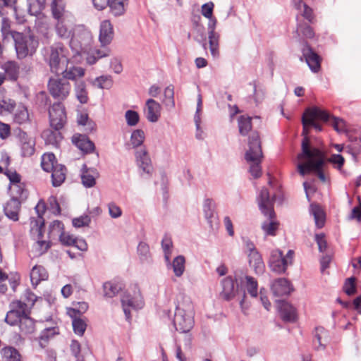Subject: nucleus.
<instances>
[{"instance_id":"obj_37","label":"nucleus","mask_w":361,"mask_h":361,"mask_svg":"<svg viewBox=\"0 0 361 361\" xmlns=\"http://www.w3.org/2000/svg\"><path fill=\"white\" fill-rule=\"evenodd\" d=\"M111 51L109 48L103 49H95L88 54L86 61L89 65H93L97 61L103 57H106L110 55Z\"/></svg>"},{"instance_id":"obj_15","label":"nucleus","mask_w":361,"mask_h":361,"mask_svg":"<svg viewBox=\"0 0 361 361\" xmlns=\"http://www.w3.org/2000/svg\"><path fill=\"white\" fill-rule=\"evenodd\" d=\"M302 51V56L300 57V60L302 61V58H305L310 70L314 73H317L321 67L320 56L307 43L305 44Z\"/></svg>"},{"instance_id":"obj_57","label":"nucleus","mask_w":361,"mask_h":361,"mask_svg":"<svg viewBox=\"0 0 361 361\" xmlns=\"http://www.w3.org/2000/svg\"><path fill=\"white\" fill-rule=\"evenodd\" d=\"M94 84L101 89H109L112 85L111 78L109 75H102L95 79Z\"/></svg>"},{"instance_id":"obj_8","label":"nucleus","mask_w":361,"mask_h":361,"mask_svg":"<svg viewBox=\"0 0 361 361\" xmlns=\"http://www.w3.org/2000/svg\"><path fill=\"white\" fill-rule=\"evenodd\" d=\"M47 89L50 95L61 102L65 100L70 94L71 84L67 78L60 77L59 73L51 77L47 83Z\"/></svg>"},{"instance_id":"obj_12","label":"nucleus","mask_w":361,"mask_h":361,"mask_svg":"<svg viewBox=\"0 0 361 361\" xmlns=\"http://www.w3.org/2000/svg\"><path fill=\"white\" fill-rule=\"evenodd\" d=\"M27 305L20 300H15L10 304V310L7 312L5 322L10 326L19 324L26 313Z\"/></svg>"},{"instance_id":"obj_29","label":"nucleus","mask_w":361,"mask_h":361,"mask_svg":"<svg viewBox=\"0 0 361 361\" xmlns=\"http://www.w3.org/2000/svg\"><path fill=\"white\" fill-rule=\"evenodd\" d=\"M96 169L93 168L87 169L85 164L82 168L81 180L82 183L85 188H92L96 184L94 174Z\"/></svg>"},{"instance_id":"obj_34","label":"nucleus","mask_w":361,"mask_h":361,"mask_svg":"<svg viewBox=\"0 0 361 361\" xmlns=\"http://www.w3.org/2000/svg\"><path fill=\"white\" fill-rule=\"evenodd\" d=\"M310 212L314 216L317 227L322 228L325 223V214L321 207L317 204H311Z\"/></svg>"},{"instance_id":"obj_49","label":"nucleus","mask_w":361,"mask_h":361,"mask_svg":"<svg viewBox=\"0 0 361 361\" xmlns=\"http://www.w3.org/2000/svg\"><path fill=\"white\" fill-rule=\"evenodd\" d=\"M295 32L298 37L301 33L303 37L309 39H311L314 36V32L312 28L305 23H298Z\"/></svg>"},{"instance_id":"obj_39","label":"nucleus","mask_w":361,"mask_h":361,"mask_svg":"<svg viewBox=\"0 0 361 361\" xmlns=\"http://www.w3.org/2000/svg\"><path fill=\"white\" fill-rule=\"evenodd\" d=\"M239 133L243 136H246L252 129V117L240 116L238 119Z\"/></svg>"},{"instance_id":"obj_30","label":"nucleus","mask_w":361,"mask_h":361,"mask_svg":"<svg viewBox=\"0 0 361 361\" xmlns=\"http://www.w3.org/2000/svg\"><path fill=\"white\" fill-rule=\"evenodd\" d=\"M29 311H27L19 323L20 332L24 335L31 334L35 331V321L29 317Z\"/></svg>"},{"instance_id":"obj_16","label":"nucleus","mask_w":361,"mask_h":361,"mask_svg":"<svg viewBox=\"0 0 361 361\" xmlns=\"http://www.w3.org/2000/svg\"><path fill=\"white\" fill-rule=\"evenodd\" d=\"M269 263L270 269L278 274L284 273L288 265V259L284 258L282 252L279 250L271 252Z\"/></svg>"},{"instance_id":"obj_19","label":"nucleus","mask_w":361,"mask_h":361,"mask_svg":"<svg viewBox=\"0 0 361 361\" xmlns=\"http://www.w3.org/2000/svg\"><path fill=\"white\" fill-rule=\"evenodd\" d=\"M73 30V23L70 17L57 20L55 25V30L60 38L68 39L70 37H72Z\"/></svg>"},{"instance_id":"obj_27","label":"nucleus","mask_w":361,"mask_h":361,"mask_svg":"<svg viewBox=\"0 0 361 361\" xmlns=\"http://www.w3.org/2000/svg\"><path fill=\"white\" fill-rule=\"evenodd\" d=\"M121 303L124 314L126 319L128 320L131 317L130 308L137 310L142 307V305L138 302L135 301L134 299L128 294H124L122 295Z\"/></svg>"},{"instance_id":"obj_50","label":"nucleus","mask_w":361,"mask_h":361,"mask_svg":"<svg viewBox=\"0 0 361 361\" xmlns=\"http://www.w3.org/2000/svg\"><path fill=\"white\" fill-rule=\"evenodd\" d=\"M164 99L163 102L165 106L174 108L175 106V101H174V88L173 85H169L166 87L164 92Z\"/></svg>"},{"instance_id":"obj_22","label":"nucleus","mask_w":361,"mask_h":361,"mask_svg":"<svg viewBox=\"0 0 361 361\" xmlns=\"http://www.w3.org/2000/svg\"><path fill=\"white\" fill-rule=\"evenodd\" d=\"M271 289L275 296L288 295L293 290L289 281L284 278L276 279L272 283Z\"/></svg>"},{"instance_id":"obj_54","label":"nucleus","mask_w":361,"mask_h":361,"mask_svg":"<svg viewBox=\"0 0 361 361\" xmlns=\"http://www.w3.org/2000/svg\"><path fill=\"white\" fill-rule=\"evenodd\" d=\"M61 135L60 133L54 132L51 130H44L42 133V137L47 144L56 145L58 143V137Z\"/></svg>"},{"instance_id":"obj_24","label":"nucleus","mask_w":361,"mask_h":361,"mask_svg":"<svg viewBox=\"0 0 361 361\" xmlns=\"http://www.w3.org/2000/svg\"><path fill=\"white\" fill-rule=\"evenodd\" d=\"M114 37L113 26L109 20H104L100 25L99 42L102 46L111 43Z\"/></svg>"},{"instance_id":"obj_51","label":"nucleus","mask_w":361,"mask_h":361,"mask_svg":"<svg viewBox=\"0 0 361 361\" xmlns=\"http://www.w3.org/2000/svg\"><path fill=\"white\" fill-rule=\"evenodd\" d=\"M246 288L247 290V293L250 295L252 298H256L258 295L257 293V288H258V283L257 280L253 278L252 276H246Z\"/></svg>"},{"instance_id":"obj_11","label":"nucleus","mask_w":361,"mask_h":361,"mask_svg":"<svg viewBox=\"0 0 361 361\" xmlns=\"http://www.w3.org/2000/svg\"><path fill=\"white\" fill-rule=\"evenodd\" d=\"M50 126L55 130L62 129L66 123L65 107L61 102H55L49 110Z\"/></svg>"},{"instance_id":"obj_6","label":"nucleus","mask_w":361,"mask_h":361,"mask_svg":"<svg viewBox=\"0 0 361 361\" xmlns=\"http://www.w3.org/2000/svg\"><path fill=\"white\" fill-rule=\"evenodd\" d=\"M330 118V114L324 110L320 109L317 106L310 107L305 109L302 117V135L304 136L302 141L305 138L309 137L307 136L309 126L313 127L317 132L322 130V126L316 123V120H321L323 121H328Z\"/></svg>"},{"instance_id":"obj_4","label":"nucleus","mask_w":361,"mask_h":361,"mask_svg":"<svg viewBox=\"0 0 361 361\" xmlns=\"http://www.w3.org/2000/svg\"><path fill=\"white\" fill-rule=\"evenodd\" d=\"M249 149L245 153V159L248 162H252L250 172L255 178L261 176L262 169L259 166L262 158V152L259 133L252 132L249 137Z\"/></svg>"},{"instance_id":"obj_52","label":"nucleus","mask_w":361,"mask_h":361,"mask_svg":"<svg viewBox=\"0 0 361 361\" xmlns=\"http://www.w3.org/2000/svg\"><path fill=\"white\" fill-rule=\"evenodd\" d=\"M11 190L12 192L16 195L15 197L20 198L22 200L26 199L28 195L27 190L25 188V184L22 182L19 183V184H15L13 185H11Z\"/></svg>"},{"instance_id":"obj_20","label":"nucleus","mask_w":361,"mask_h":361,"mask_svg":"<svg viewBox=\"0 0 361 361\" xmlns=\"http://www.w3.org/2000/svg\"><path fill=\"white\" fill-rule=\"evenodd\" d=\"M161 106L159 102L153 99L147 100L145 114L147 119L152 123L158 121L161 116Z\"/></svg>"},{"instance_id":"obj_31","label":"nucleus","mask_w":361,"mask_h":361,"mask_svg":"<svg viewBox=\"0 0 361 361\" xmlns=\"http://www.w3.org/2000/svg\"><path fill=\"white\" fill-rule=\"evenodd\" d=\"M48 279V273L42 266H35L30 272V280L33 286H37L42 281Z\"/></svg>"},{"instance_id":"obj_3","label":"nucleus","mask_w":361,"mask_h":361,"mask_svg":"<svg viewBox=\"0 0 361 361\" xmlns=\"http://www.w3.org/2000/svg\"><path fill=\"white\" fill-rule=\"evenodd\" d=\"M194 307L189 299L178 302L176 307L173 326L180 333H189L194 326Z\"/></svg>"},{"instance_id":"obj_47","label":"nucleus","mask_w":361,"mask_h":361,"mask_svg":"<svg viewBox=\"0 0 361 361\" xmlns=\"http://www.w3.org/2000/svg\"><path fill=\"white\" fill-rule=\"evenodd\" d=\"M14 121L18 124H23L29 121V114L27 108L24 106H18L14 114Z\"/></svg>"},{"instance_id":"obj_42","label":"nucleus","mask_w":361,"mask_h":361,"mask_svg":"<svg viewBox=\"0 0 361 361\" xmlns=\"http://www.w3.org/2000/svg\"><path fill=\"white\" fill-rule=\"evenodd\" d=\"M185 259L183 255H178L175 257L172 262L171 266L176 276H181L185 271Z\"/></svg>"},{"instance_id":"obj_53","label":"nucleus","mask_w":361,"mask_h":361,"mask_svg":"<svg viewBox=\"0 0 361 361\" xmlns=\"http://www.w3.org/2000/svg\"><path fill=\"white\" fill-rule=\"evenodd\" d=\"M15 106L16 103L13 100L0 97V114L12 112Z\"/></svg>"},{"instance_id":"obj_45","label":"nucleus","mask_w":361,"mask_h":361,"mask_svg":"<svg viewBox=\"0 0 361 361\" xmlns=\"http://www.w3.org/2000/svg\"><path fill=\"white\" fill-rule=\"evenodd\" d=\"M45 0H28V12L31 16H37L44 8Z\"/></svg>"},{"instance_id":"obj_62","label":"nucleus","mask_w":361,"mask_h":361,"mask_svg":"<svg viewBox=\"0 0 361 361\" xmlns=\"http://www.w3.org/2000/svg\"><path fill=\"white\" fill-rule=\"evenodd\" d=\"M137 252L142 260L147 259L149 253V247L148 245L144 242H140L137 246Z\"/></svg>"},{"instance_id":"obj_56","label":"nucleus","mask_w":361,"mask_h":361,"mask_svg":"<svg viewBox=\"0 0 361 361\" xmlns=\"http://www.w3.org/2000/svg\"><path fill=\"white\" fill-rule=\"evenodd\" d=\"M125 118L128 126H135L140 121V116L135 111L128 110L125 113Z\"/></svg>"},{"instance_id":"obj_17","label":"nucleus","mask_w":361,"mask_h":361,"mask_svg":"<svg viewBox=\"0 0 361 361\" xmlns=\"http://www.w3.org/2000/svg\"><path fill=\"white\" fill-rule=\"evenodd\" d=\"M135 158L139 168L142 171L143 173H146L149 177L151 176L153 167L151 159L145 148L137 150L135 152Z\"/></svg>"},{"instance_id":"obj_2","label":"nucleus","mask_w":361,"mask_h":361,"mask_svg":"<svg viewBox=\"0 0 361 361\" xmlns=\"http://www.w3.org/2000/svg\"><path fill=\"white\" fill-rule=\"evenodd\" d=\"M275 200V195L271 197L268 189L266 188H262L257 196L259 209L269 220L264 221L262 225V228L267 235H275L279 227V224L273 220L276 216L274 210Z\"/></svg>"},{"instance_id":"obj_33","label":"nucleus","mask_w":361,"mask_h":361,"mask_svg":"<svg viewBox=\"0 0 361 361\" xmlns=\"http://www.w3.org/2000/svg\"><path fill=\"white\" fill-rule=\"evenodd\" d=\"M59 328L56 326L49 327L44 329L39 336V344L41 348H45L49 340L52 338L55 335L59 334Z\"/></svg>"},{"instance_id":"obj_26","label":"nucleus","mask_w":361,"mask_h":361,"mask_svg":"<svg viewBox=\"0 0 361 361\" xmlns=\"http://www.w3.org/2000/svg\"><path fill=\"white\" fill-rule=\"evenodd\" d=\"M249 264L254 269L257 274H262L264 271L265 265L262 255L257 252L248 253Z\"/></svg>"},{"instance_id":"obj_41","label":"nucleus","mask_w":361,"mask_h":361,"mask_svg":"<svg viewBox=\"0 0 361 361\" xmlns=\"http://www.w3.org/2000/svg\"><path fill=\"white\" fill-rule=\"evenodd\" d=\"M60 71L63 75V78H67V80L68 81L69 80H74L77 77H82L85 74V71L81 67L73 66L69 69L66 68L65 70L61 68Z\"/></svg>"},{"instance_id":"obj_35","label":"nucleus","mask_w":361,"mask_h":361,"mask_svg":"<svg viewBox=\"0 0 361 361\" xmlns=\"http://www.w3.org/2000/svg\"><path fill=\"white\" fill-rule=\"evenodd\" d=\"M51 9L52 16L56 20L62 18L69 17L65 13V4L63 0H53L51 4Z\"/></svg>"},{"instance_id":"obj_32","label":"nucleus","mask_w":361,"mask_h":361,"mask_svg":"<svg viewBox=\"0 0 361 361\" xmlns=\"http://www.w3.org/2000/svg\"><path fill=\"white\" fill-rule=\"evenodd\" d=\"M2 67L5 71L6 75L10 80H17L20 72V67L17 62L14 61H8L4 63Z\"/></svg>"},{"instance_id":"obj_25","label":"nucleus","mask_w":361,"mask_h":361,"mask_svg":"<svg viewBox=\"0 0 361 361\" xmlns=\"http://www.w3.org/2000/svg\"><path fill=\"white\" fill-rule=\"evenodd\" d=\"M21 142V152L23 157H30L35 152V142L32 138L28 137L27 134L23 133L20 134Z\"/></svg>"},{"instance_id":"obj_44","label":"nucleus","mask_w":361,"mask_h":361,"mask_svg":"<svg viewBox=\"0 0 361 361\" xmlns=\"http://www.w3.org/2000/svg\"><path fill=\"white\" fill-rule=\"evenodd\" d=\"M75 95L81 104H86L88 101L87 92L84 81H78L75 83Z\"/></svg>"},{"instance_id":"obj_55","label":"nucleus","mask_w":361,"mask_h":361,"mask_svg":"<svg viewBox=\"0 0 361 361\" xmlns=\"http://www.w3.org/2000/svg\"><path fill=\"white\" fill-rule=\"evenodd\" d=\"M72 325L75 334L82 336L86 330L87 324L85 322L80 319L74 317L73 319Z\"/></svg>"},{"instance_id":"obj_46","label":"nucleus","mask_w":361,"mask_h":361,"mask_svg":"<svg viewBox=\"0 0 361 361\" xmlns=\"http://www.w3.org/2000/svg\"><path fill=\"white\" fill-rule=\"evenodd\" d=\"M145 138V133L141 129H137L132 132L130 139L133 148H137L142 145Z\"/></svg>"},{"instance_id":"obj_28","label":"nucleus","mask_w":361,"mask_h":361,"mask_svg":"<svg viewBox=\"0 0 361 361\" xmlns=\"http://www.w3.org/2000/svg\"><path fill=\"white\" fill-rule=\"evenodd\" d=\"M51 181L54 187L60 186L65 180L66 176V168L62 164H56L55 168L51 171Z\"/></svg>"},{"instance_id":"obj_43","label":"nucleus","mask_w":361,"mask_h":361,"mask_svg":"<svg viewBox=\"0 0 361 361\" xmlns=\"http://www.w3.org/2000/svg\"><path fill=\"white\" fill-rule=\"evenodd\" d=\"M35 231L37 233V244L42 249L43 246H44V250H47L49 247V244L45 240H42L43 238L44 222H42L41 224L39 225V222L35 221V225L31 228V232L33 233Z\"/></svg>"},{"instance_id":"obj_1","label":"nucleus","mask_w":361,"mask_h":361,"mask_svg":"<svg viewBox=\"0 0 361 361\" xmlns=\"http://www.w3.org/2000/svg\"><path fill=\"white\" fill-rule=\"evenodd\" d=\"M299 160L305 161L297 165L298 172L302 176L314 173L322 182L326 181L324 168L326 165V156L319 148L312 147L310 140L305 138L301 143V152L297 156Z\"/></svg>"},{"instance_id":"obj_48","label":"nucleus","mask_w":361,"mask_h":361,"mask_svg":"<svg viewBox=\"0 0 361 361\" xmlns=\"http://www.w3.org/2000/svg\"><path fill=\"white\" fill-rule=\"evenodd\" d=\"M103 288L106 297L113 298L121 290V286L117 283L109 281L104 283Z\"/></svg>"},{"instance_id":"obj_38","label":"nucleus","mask_w":361,"mask_h":361,"mask_svg":"<svg viewBox=\"0 0 361 361\" xmlns=\"http://www.w3.org/2000/svg\"><path fill=\"white\" fill-rule=\"evenodd\" d=\"M56 163L55 155L53 153H45L42 156L41 166L47 172H51Z\"/></svg>"},{"instance_id":"obj_14","label":"nucleus","mask_w":361,"mask_h":361,"mask_svg":"<svg viewBox=\"0 0 361 361\" xmlns=\"http://www.w3.org/2000/svg\"><path fill=\"white\" fill-rule=\"evenodd\" d=\"M208 19V38L210 52L214 58H218L219 56V35L215 32L216 20L213 16Z\"/></svg>"},{"instance_id":"obj_58","label":"nucleus","mask_w":361,"mask_h":361,"mask_svg":"<svg viewBox=\"0 0 361 361\" xmlns=\"http://www.w3.org/2000/svg\"><path fill=\"white\" fill-rule=\"evenodd\" d=\"M91 222V218L88 215H82L73 219V225L76 228L88 226Z\"/></svg>"},{"instance_id":"obj_40","label":"nucleus","mask_w":361,"mask_h":361,"mask_svg":"<svg viewBox=\"0 0 361 361\" xmlns=\"http://www.w3.org/2000/svg\"><path fill=\"white\" fill-rule=\"evenodd\" d=\"M1 353L5 361H23L20 353L13 347H5Z\"/></svg>"},{"instance_id":"obj_60","label":"nucleus","mask_w":361,"mask_h":361,"mask_svg":"<svg viewBox=\"0 0 361 361\" xmlns=\"http://www.w3.org/2000/svg\"><path fill=\"white\" fill-rule=\"evenodd\" d=\"M75 238L73 235H71L66 232H61L59 235V240L63 245L73 246Z\"/></svg>"},{"instance_id":"obj_7","label":"nucleus","mask_w":361,"mask_h":361,"mask_svg":"<svg viewBox=\"0 0 361 361\" xmlns=\"http://www.w3.org/2000/svg\"><path fill=\"white\" fill-rule=\"evenodd\" d=\"M92 41V36L90 30L82 25L74 27L70 47L76 55H80L88 51Z\"/></svg>"},{"instance_id":"obj_63","label":"nucleus","mask_w":361,"mask_h":361,"mask_svg":"<svg viewBox=\"0 0 361 361\" xmlns=\"http://www.w3.org/2000/svg\"><path fill=\"white\" fill-rule=\"evenodd\" d=\"M4 173L9 179L11 185L19 184L21 182V176L16 171L7 170Z\"/></svg>"},{"instance_id":"obj_36","label":"nucleus","mask_w":361,"mask_h":361,"mask_svg":"<svg viewBox=\"0 0 361 361\" xmlns=\"http://www.w3.org/2000/svg\"><path fill=\"white\" fill-rule=\"evenodd\" d=\"M128 0H109L108 5L110 12L114 16H120L124 14L126 5Z\"/></svg>"},{"instance_id":"obj_9","label":"nucleus","mask_w":361,"mask_h":361,"mask_svg":"<svg viewBox=\"0 0 361 361\" xmlns=\"http://www.w3.org/2000/svg\"><path fill=\"white\" fill-rule=\"evenodd\" d=\"M68 50L62 43H54L50 47L49 65L52 73H59L61 64L68 63Z\"/></svg>"},{"instance_id":"obj_13","label":"nucleus","mask_w":361,"mask_h":361,"mask_svg":"<svg viewBox=\"0 0 361 361\" xmlns=\"http://www.w3.org/2000/svg\"><path fill=\"white\" fill-rule=\"evenodd\" d=\"M202 209L210 229H216L219 226V218L216 212L215 202L212 199L206 198L203 202Z\"/></svg>"},{"instance_id":"obj_18","label":"nucleus","mask_w":361,"mask_h":361,"mask_svg":"<svg viewBox=\"0 0 361 361\" xmlns=\"http://www.w3.org/2000/svg\"><path fill=\"white\" fill-rule=\"evenodd\" d=\"M278 309L282 320L285 322H295L298 315L296 309L285 300H278Z\"/></svg>"},{"instance_id":"obj_21","label":"nucleus","mask_w":361,"mask_h":361,"mask_svg":"<svg viewBox=\"0 0 361 361\" xmlns=\"http://www.w3.org/2000/svg\"><path fill=\"white\" fill-rule=\"evenodd\" d=\"M20 207V200L17 197H11L4 206V212L9 219L17 221L19 219Z\"/></svg>"},{"instance_id":"obj_64","label":"nucleus","mask_w":361,"mask_h":361,"mask_svg":"<svg viewBox=\"0 0 361 361\" xmlns=\"http://www.w3.org/2000/svg\"><path fill=\"white\" fill-rule=\"evenodd\" d=\"M108 207H109V214L112 218L116 219L121 216V214H122L121 209L118 205H116L115 203H114V202L109 203L108 205Z\"/></svg>"},{"instance_id":"obj_5","label":"nucleus","mask_w":361,"mask_h":361,"mask_svg":"<svg viewBox=\"0 0 361 361\" xmlns=\"http://www.w3.org/2000/svg\"><path fill=\"white\" fill-rule=\"evenodd\" d=\"M11 37L14 40L15 49L18 59H23L28 56H32L36 52L39 42L33 35L14 32L11 33Z\"/></svg>"},{"instance_id":"obj_23","label":"nucleus","mask_w":361,"mask_h":361,"mask_svg":"<svg viewBox=\"0 0 361 361\" xmlns=\"http://www.w3.org/2000/svg\"><path fill=\"white\" fill-rule=\"evenodd\" d=\"M72 142L82 152L90 154L94 151L95 145L87 135L75 134L72 137Z\"/></svg>"},{"instance_id":"obj_59","label":"nucleus","mask_w":361,"mask_h":361,"mask_svg":"<svg viewBox=\"0 0 361 361\" xmlns=\"http://www.w3.org/2000/svg\"><path fill=\"white\" fill-rule=\"evenodd\" d=\"M345 293L348 295H353L356 291L355 288V278L350 277L346 279L344 287H343Z\"/></svg>"},{"instance_id":"obj_61","label":"nucleus","mask_w":361,"mask_h":361,"mask_svg":"<svg viewBox=\"0 0 361 361\" xmlns=\"http://www.w3.org/2000/svg\"><path fill=\"white\" fill-rule=\"evenodd\" d=\"M315 241L318 245L319 252H324L326 250L328 245L325 239V235L324 233L316 234Z\"/></svg>"},{"instance_id":"obj_10","label":"nucleus","mask_w":361,"mask_h":361,"mask_svg":"<svg viewBox=\"0 0 361 361\" xmlns=\"http://www.w3.org/2000/svg\"><path fill=\"white\" fill-rule=\"evenodd\" d=\"M222 291L221 293V296L227 301L232 300L237 295H238V300L240 307L243 312H245L248 306L245 305V299L246 294L245 291L241 293H238V289L235 288V281L231 276H228L222 280Z\"/></svg>"}]
</instances>
